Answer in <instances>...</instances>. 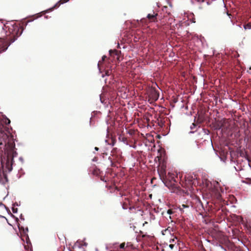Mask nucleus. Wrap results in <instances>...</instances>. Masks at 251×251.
<instances>
[{"mask_svg":"<svg viewBox=\"0 0 251 251\" xmlns=\"http://www.w3.org/2000/svg\"><path fill=\"white\" fill-rule=\"evenodd\" d=\"M10 123V120L7 117L0 118V154L1 165V168L0 167V182L2 184L8 181L4 167L5 166V169L8 172L12 170L13 158L16 154L13 136L11 134L7 127Z\"/></svg>","mask_w":251,"mask_h":251,"instance_id":"obj_1","label":"nucleus"},{"mask_svg":"<svg viewBox=\"0 0 251 251\" xmlns=\"http://www.w3.org/2000/svg\"><path fill=\"white\" fill-rule=\"evenodd\" d=\"M6 31L7 39L9 40L11 43L14 42L17 38L21 35L23 29L16 24H10L9 25H4Z\"/></svg>","mask_w":251,"mask_h":251,"instance_id":"obj_2","label":"nucleus"},{"mask_svg":"<svg viewBox=\"0 0 251 251\" xmlns=\"http://www.w3.org/2000/svg\"><path fill=\"white\" fill-rule=\"evenodd\" d=\"M176 178H177V176L176 175L168 173L166 177L162 181L168 188H174L176 186Z\"/></svg>","mask_w":251,"mask_h":251,"instance_id":"obj_3","label":"nucleus"},{"mask_svg":"<svg viewBox=\"0 0 251 251\" xmlns=\"http://www.w3.org/2000/svg\"><path fill=\"white\" fill-rule=\"evenodd\" d=\"M111 157H109V159L110 160L111 162V166H113V162H117L119 163H120L123 160V157L122 155L121 151L117 149V148H114L111 151Z\"/></svg>","mask_w":251,"mask_h":251,"instance_id":"obj_4","label":"nucleus"},{"mask_svg":"<svg viewBox=\"0 0 251 251\" xmlns=\"http://www.w3.org/2000/svg\"><path fill=\"white\" fill-rule=\"evenodd\" d=\"M191 202V207L195 208L197 211L202 212L204 210L203 204L199 198L194 199L193 201Z\"/></svg>","mask_w":251,"mask_h":251,"instance_id":"obj_5","label":"nucleus"},{"mask_svg":"<svg viewBox=\"0 0 251 251\" xmlns=\"http://www.w3.org/2000/svg\"><path fill=\"white\" fill-rule=\"evenodd\" d=\"M11 43V41L7 38H0V53L6 50Z\"/></svg>","mask_w":251,"mask_h":251,"instance_id":"obj_6","label":"nucleus"},{"mask_svg":"<svg viewBox=\"0 0 251 251\" xmlns=\"http://www.w3.org/2000/svg\"><path fill=\"white\" fill-rule=\"evenodd\" d=\"M149 100L152 101H156L159 98V93L154 88H151L149 92Z\"/></svg>","mask_w":251,"mask_h":251,"instance_id":"obj_7","label":"nucleus"},{"mask_svg":"<svg viewBox=\"0 0 251 251\" xmlns=\"http://www.w3.org/2000/svg\"><path fill=\"white\" fill-rule=\"evenodd\" d=\"M158 173L160 179L162 181L164 179L167 175H166V166L164 164H162L160 168L158 169Z\"/></svg>","mask_w":251,"mask_h":251,"instance_id":"obj_8","label":"nucleus"},{"mask_svg":"<svg viewBox=\"0 0 251 251\" xmlns=\"http://www.w3.org/2000/svg\"><path fill=\"white\" fill-rule=\"evenodd\" d=\"M158 16L157 13H155L154 11H153L152 14H149L147 15V18L148 20L151 22H155L157 21V16Z\"/></svg>","mask_w":251,"mask_h":251,"instance_id":"obj_9","label":"nucleus"},{"mask_svg":"<svg viewBox=\"0 0 251 251\" xmlns=\"http://www.w3.org/2000/svg\"><path fill=\"white\" fill-rule=\"evenodd\" d=\"M69 0H60L59 1H58L54 5L53 7H52V8L48 9L47 11H52L55 8H57L58 7H59V6L62 4H63V3H65L68 1H69Z\"/></svg>","mask_w":251,"mask_h":251,"instance_id":"obj_10","label":"nucleus"},{"mask_svg":"<svg viewBox=\"0 0 251 251\" xmlns=\"http://www.w3.org/2000/svg\"><path fill=\"white\" fill-rule=\"evenodd\" d=\"M192 202L191 201H187L186 204H182L181 206H179V209L180 211H182L183 212V209L184 208H188L190 206H191Z\"/></svg>","mask_w":251,"mask_h":251,"instance_id":"obj_11","label":"nucleus"},{"mask_svg":"<svg viewBox=\"0 0 251 251\" xmlns=\"http://www.w3.org/2000/svg\"><path fill=\"white\" fill-rule=\"evenodd\" d=\"M167 213L169 215H170V216H169V218L170 219H171V216L170 215L172 214L173 213H174V211H173L172 209H168L167 211Z\"/></svg>","mask_w":251,"mask_h":251,"instance_id":"obj_12","label":"nucleus"},{"mask_svg":"<svg viewBox=\"0 0 251 251\" xmlns=\"http://www.w3.org/2000/svg\"><path fill=\"white\" fill-rule=\"evenodd\" d=\"M188 179L187 180H186V181H188V183L189 185H191L192 184H193V182H192V179H191V178H187Z\"/></svg>","mask_w":251,"mask_h":251,"instance_id":"obj_13","label":"nucleus"},{"mask_svg":"<svg viewBox=\"0 0 251 251\" xmlns=\"http://www.w3.org/2000/svg\"><path fill=\"white\" fill-rule=\"evenodd\" d=\"M125 243H123L121 244L120 245V248L122 249H125Z\"/></svg>","mask_w":251,"mask_h":251,"instance_id":"obj_14","label":"nucleus"},{"mask_svg":"<svg viewBox=\"0 0 251 251\" xmlns=\"http://www.w3.org/2000/svg\"><path fill=\"white\" fill-rule=\"evenodd\" d=\"M99 170H94L93 172L94 175H98L99 174Z\"/></svg>","mask_w":251,"mask_h":251,"instance_id":"obj_15","label":"nucleus"},{"mask_svg":"<svg viewBox=\"0 0 251 251\" xmlns=\"http://www.w3.org/2000/svg\"><path fill=\"white\" fill-rule=\"evenodd\" d=\"M123 208L125 209H126L127 208V204L124 203L123 204Z\"/></svg>","mask_w":251,"mask_h":251,"instance_id":"obj_16","label":"nucleus"},{"mask_svg":"<svg viewBox=\"0 0 251 251\" xmlns=\"http://www.w3.org/2000/svg\"><path fill=\"white\" fill-rule=\"evenodd\" d=\"M169 247L171 248V250H173L174 248L175 245L173 244H171L169 245Z\"/></svg>","mask_w":251,"mask_h":251,"instance_id":"obj_17","label":"nucleus"},{"mask_svg":"<svg viewBox=\"0 0 251 251\" xmlns=\"http://www.w3.org/2000/svg\"><path fill=\"white\" fill-rule=\"evenodd\" d=\"M110 73H111V72L110 71L107 70V71H106L105 74L107 75H109Z\"/></svg>","mask_w":251,"mask_h":251,"instance_id":"obj_18","label":"nucleus"},{"mask_svg":"<svg viewBox=\"0 0 251 251\" xmlns=\"http://www.w3.org/2000/svg\"><path fill=\"white\" fill-rule=\"evenodd\" d=\"M105 58H106V56H103L102 57V61H104Z\"/></svg>","mask_w":251,"mask_h":251,"instance_id":"obj_19","label":"nucleus"},{"mask_svg":"<svg viewBox=\"0 0 251 251\" xmlns=\"http://www.w3.org/2000/svg\"><path fill=\"white\" fill-rule=\"evenodd\" d=\"M95 150L96 151H98L99 150V148H98V147H95Z\"/></svg>","mask_w":251,"mask_h":251,"instance_id":"obj_20","label":"nucleus"},{"mask_svg":"<svg viewBox=\"0 0 251 251\" xmlns=\"http://www.w3.org/2000/svg\"><path fill=\"white\" fill-rule=\"evenodd\" d=\"M171 241H172L173 242L174 241V239H172L171 241H170V242H171Z\"/></svg>","mask_w":251,"mask_h":251,"instance_id":"obj_21","label":"nucleus"},{"mask_svg":"<svg viewBox=\"0 0 251 251\" xmlns=\"http://www.w3.org/2000/svg\"><path fill=\"white\" fill-rule=\"evenodd\" d=\"M201 1H202V2L204 1V0H201Z\"/></svg>","mask_w":251,"mask_h":251,"instance_id":"obj_22","label":"nucleus"}]
</instances>
